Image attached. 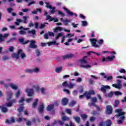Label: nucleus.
<instances>
[{"instance_id":"obj_1","label":"nucleus","mask_w":126,"mask_h":126,"mask_svg":"<svg viewBox=\"0 0 126 126\" xmlns=\"http://www.w3.org/2000/svg\"><path fill=\"white\" fill-rule=\"evenodd\" d=\"M115 112L118 113L116 117H117V118L120 119V120H125V112H123V109H116Z\"/></svg>"},{"instance_id":"obj_2","label":"nucleus","mask_w":126,"mask_h":126,"mask_svg":"<svg viewBox=\"0 0 126 126\" xmlns=\"http://www.w3.org/2000/svg\"><path fill=\"white\" fill-rule=\"evenodd\" d=\"M105 113L107 115L113 114V107L111 105H107L106 107Z\"/></svg>"},{"instance_id":"obj_3","label":"nucleus","mask_w":126,"mask_h":126,"mask_svg":"<svg viewBox=\"0 0 126 126\" xmlns=\"http://www.w3.org/2000/svg\"><path fill=\"white\" fill-rule=\"evenodd\" d=\"M30 43L29 48H31V49H37L38 48V45H35L36 41L35 40H31Z\"/></svg>"},{"instance_id":"obj_4","label":"nucleus","mask_w":126,"mask_h":126,"mask_svg":"<svg viewBox=\"0 0 126 126\" xmlns=\"http://www.w3.org/2000/svg\"><path fill=\"white\" fill-rule=\"evenodd\" d=\"M25 92L27 93L29 97H32V96L34 95V90L33 89H27L25 90Z\"/></svg>"},{"instance_id":"obj_5","label":"nucleus","mask_w":126,"mask_h":126,"mask_svg":"<svg viewBox=\"0 0 126 126\" xmlns=\"http://www.w3.org/2000/svg\"><path fill=\"white\" fill-rule=\"evenodd\" d=\"M60 37H62L61 43H63L64 42V39H65V36L63 35V32H60L58 34V35L55 37V39L57 40L59 39Z\"/></svg>"},{"instance_id":"obj_6","label":"nucleus","mask_w":126,"mask_h":126,"mask_svg":"<svg viewBox=\"0 0 126 126\" xmlns=\"http://www.w3.org/2000/svg\"><path fill=\"white\" fill-rule=\"evenodd\" d=\"M91 42H92V45L93 47H94V48H99L100 46L96 44V42H97V40L94 38H91L90 39Z\"/></svg>"},{"instance_id":"obj_7","label":"nucleus","mask_w":126,"mask_h":126,"mask_svg":"<svg viewBox=\"0 0 126 126\" xmlns=\"http://www.w3.org/2000/svg\"><path fill=\"white\" fill-rule=\"evenodd\" d=\"M46 20H49V21H53V20H54V22H58V21H59V19L52 18V17L49 15H46Z\"/></svg>"},{"instance_id":"obj_8","label":"nucleus","mask_w":126,"mask_h":126,"mask_svg":"<svg viewBox=\"0 0 126 126\" xmlns=\"http://www.w3.org/2000/svg\"><path fill=\"white\" fill-rule=\"evenodd\" d=\"M111 87H110L109 86H104L102 85L101 88H100V90L103 92V93H105L106 92L107 89H110Z\"/></svg>"},{"instance_id":"obj_9","label":"nucleus","mask_w":126,"mask_h":126,"mask_svg":"<svg viewBox=\"0 0 126 126\" xmlns=\"http://www.w3.org/2000/svg\"><path fill=\"white\" fill-rule=\"evenodd\" d=\"M74 57L73 54H67L66 55H64L62 57L63 60H67V59H71Z\"/></svg>"},{"instance_id":"obj_10","label":"nucleus","mask_w":126,"mask_h":126,"mask_svg":"<svg viewBox=\"0 0 126 126\" xmlns=\"http://www.w3.org/2000/svg\"><path fill=\"white\" fill-rule=\"evenodd\" d=\"M115 57L113 56L112 57H108L106 58H103L102 60V62H108V61H113Z\"/></svg>"},{"instance_id":"obj_11","label":"nucleus","mask_w":126,"mask_h":126,"mask_svg":"<svg viewBox=\"0 0 126 126\" xmlns=\"http://www.w3.org/2000/svg\"><path fill=\"white\" fill-rule=\"evenodd\" d=\"M9 35V34L8 33L4 34L3 35L0 34V42H3V41H4V38H7V37H8Z\"/></svg>"},{"instance_id":"obj_12","label":"nucleus","mask_w":126,"mask_h":126,"mask_svg":"<svg viewBox=\"0 0 126 126\" xmlns=\"http://www.w3.org/2000/svg\"><path fill=\"white\" fill-rule=\"evenodd\" d=\"M63 9H64V10H65V11H66V13L69 14V15H70L71 16H72V15H74L75 16H77V14H74L73 13H72V12H71L70 11H69V10H68L67 8H65V7H63Z\"/></svg>"},{"instance_id":"obj_13","label":"nucleus","mask_w":126,"mask_h":126,"mask_svg":"<svg viewBox=\"0 0 126 126\" xmlns=\"http://www.w3.org/2000/svg\"><path fill=\"white\" fill-rule=\"evenodd\" d=\"M18 54L19 56H20L21 59H25V58H26V55L25 54V53L22 52V50H18Z\"/></svg>"},{"instance_id":"obj_14","label":"nucleus","mask_w":126,"mask_h":126,"mask_svg":"<svg viewBox=\"0 0 126 126\" xmlns=\"http://www.w3.org/2000/svg\"><path fill=\"white\" fill-rule=\"evenodd\" d=\"M68 103V99L64 97L62 100V104L63 106H66Z\"/></svg>"},{"instance_id":"obj_15","label":"nucleus","mask_w":126,"mask_h":126,"mask_svg":"<svg viewBox=\"0 0 126 126\" xmlns=\"http://www.w3.org/2000/svg\"><path fill=\"white\" fill-rule=\"evenodd\" d=\"M15 122V120L14 119V118H13V117L11 118L10 120H8L7 119H6V121H5V123L6 124H8V125H10V124H12Z\"/></svg>"},{"instance_id":"obj_16","label":"nucleus","mask_w":126,"mask_h":126,"mask_svg":"<svg viewBox=\"0 0 126 126\" xmlns=\"http://www.w3.org/2000/svg\"><path fill=\"white\" fill-rule=\"evenodd\" d=\"M11 57L13 58V59L18 60V59H19V53H18V51L17 53H12L11 54Z\"/></svg>"},{"instance_id":"obj_17","label":"nucleus","mask_w":126,"mask_h":126,"mask_svg":"<svg viewBox=\"0 0 126 126\" xmlns=\"http://www.w3.org/2000/svg\"><path fill=\"white\" fill-rule=\"evenodd\" d=\"M46 7L47 8H50V9H53V10H55L56 9V8L55 7H52V5L50 4V2H45Z\"/></svg>"},{"instance_id":"obj_18","label":"nucleus","mask_w":126,"mask_h":126,"mask_svg":"<svg viewBox=\"0 0 126 126\" xmlns=\"http://www.w3.org/2000/svg\"><path fill=\"white\" fill-rule=\"evenodd\" d=\"M83 95H86L87 98V100H89V99H91V94H90L89 92H86L83 94Z\"/></svg>"},{"instance_id":"obj_19","label":"nucleus","mask_w":126,"mask_h":126,"mask_svg":"<svg viewBox=\"0 0 126 126\" xmlns=\"http://www.w3.org/2000/svg\"><path fill=\"white\" fill-rule=\"evenodd\" d=\"M19 41L20 43H22L23 45H26V44H28V43L30 42V40H27L26 41H24V38L19 39Z\"/></svg>"},{"instance_id":"obj_20","label":"nucleus","mask_w":126,"mask_h":126,"mask_svg":"<svg viewBox=\"0 0 126 126\" xmlns=\"http://www.w3.org/2000/svg\"><path fill=\"white\" fill-rule=\"evenodd\" d=\"M12 93L11 92H8L7 93V100L9 101L11 99V96H12Z\"/></svg>"},{"instance_id":"obj_21","label":"nucleus","mask_w":126,"mask_h":126,"mask_svg":"<svg viewBox=\"0 0 126 126\" xmlns=\"http://www.w3.org/2000/svg\"><path fill=\"white\" fill-rule=\"evenodd\" d=\"M75 86V84H72V83H71V82H70L69 83V84H68L67 87H68V88H69V89H72V88H73V87H74Z\"/></svg>"},{"instance_id":"obj_22","label":"nucleus","mask_w":126,"mask_h":126,"mask_svg":"<svg viewBox=\"0 0 126 126\" xmlns=\"http://www.w3.org/2000/svg\"><path fill=\"white\" fill-rule=\"evenodd\" d=\"M55 105L54 104H50L47 106V111H52Z\"/></svg>"},{"instance_id":"obj_23","label":"nucleus","mask_w":126,"mask_h":126,"mask_svg":"<svg viewBox=\"0 0 126 126\" xmlns=\"http://www.w3.org/2000/svg\"><path fill=\"white\" fill-rule=\"evenodd\" d=\"M105 126H112V121L111 120H107L105 123Z\"/></svg>"},{"instance_id":"obj_24","label":"nucleus","mask_w":126,"mask_h":126,"mask_svg":"<svg viewBox=\"0 0 126 126\" xmlns=\"http://www.w3.org/2000/svg\"><path fill=\"white\" fill-rule=\"evenodd\" d=\"M113 87H115V88H117V89H122V85L119 84H112Z\"/></svg>"},{"instance_id":"obj_25","label":"nucleus","mask_w":126,"mask_h":126,"mask_svg":"<svg viewBox=\"0 0 126 126\" xmlns=\"http://www.w3.org/2000/svg\"><path fill=\"white\" fill-rule=\"evenodd\" d=\"M9 86L11 87L12 89H14V90H17V89H18V87H17V86L13 84H10L9 85Z\"/></svg>"},{"instance_id":"obj_26","label":"nucleus","mask_w":126,"mask_h":126,"mask_svg":"<svg viewBox=\"0 0 126 126\" xmlns=\"http://www.w3.org/2000/svg\"><path fill=\"white\" fill-rule=\"evenodd\" d=\"M85 59H87V56H85L82 59L80 60V62L81 63H87V62L85 60Z\"/></svg>"},{"instance_id":"obj_27","label":"nucleus","mask_w":126,"mask_h":126,"mask_svg":"<svg viewBox=\"0 0 126 126\" xmlns=\"http://www.w3.org/2000/svg\"><path fill=\"white\" fill-rule=\"evenodd\" d=\"M28 34H32V36H34V35H36V30H32V31H28Z\"/></svg>"},{"instance_id":"obj_28","label":"nucleus","mask_w":126,"mask_h":126,"mask_svg":"<svg viewBox=\"0 0 126 126\" xmlns=\"http://www.w3.org/2000/svg\"><path fill=\"white\" fill-rule=\"evenodd\" d=\"M73 119H74L75 122H76V123H77L78 124H79V123H80V117L78 116L73 117Z\"/></svg>"},{"instance_id":"obj_29","label":"nucleus","mask_w":126,"mask_h":126,"mask_svg":"<svg viewBox=\"0 0 126 126\" xmlns=\"http://www.w3.org/2000/svg\"><path fill=\"white\" fill-rule=\"evenodd\" d=\"M24 105V104L20 105V107L18 109L19 112L21 113V112H23V109H24V107H23Z\"/></svg>"},{"instance_id":"obj_30","label":"nucleus","mask_w":126,"mask_h":126,"mask_svg":"<svg viewBox=\"0 0 126 126\" xmlns=\"http://www.w3.org/2000/svg\"><path fill=\"white\" fill-rule=\"evenodd\" d=\"M61 119H62V121H63V122H65L66 121H69V117H67L66 116H63Z\"/></svg>"},{"instance_id":"obj_31","label":"nucleus","mask_w":126,"mask_h":126,"mask_svg":"<svg viewBox=\"0 0 126 126\" xmlns=\"http://www.w3.org/2000/svg\"><path fill=\"white\" fill-rule=\"evenodd\" d=\"M17 22H15V24L17 25V26H19L20 23L22 22V20L20 19H16Z\"/></svg>"},{"instance_id":"obj_32","label":"nucleus","mask_w":126,"mask_h":126,"mask_svg":"<svg viewBox=\"0 0 126 126\" xmlns=\"http://www.w3.org/2000/svg\"><path fill=\"white\" fill-rule=\"evenodd\" d=\"M62 69H63V67L60 66V67L56 68L55 69V71L57 73H59V72H61V71H62Z\"/></svg>"},{"instance_id":"obj_33","label":"nucleus","mask_w":126,"mask_h":126,"mask_svg":"<svg viewBox=\"0 0 126 126\" xmlns=\"http://www.w3.org/2000/svg\"><path fill=\"white\" fill-rule=\"evenodd\" d=\"M1 111L2 112V113H6L8 112V109H7V108H6L5 107H2L1 108Z\"/></svg>"},{"instance_id":"obj_34","label":"nucleus","mask_w":126,"mask_h":126,"mask_svg":"<svg viewBox=\"0 0 126 126\" xmlns=\"http://www.w3.org/2000/svg\"><path fill=\"white\" fill-rule=\"evenodd\" d=\"M38 110L40 112V113H43V111H44V105H40L38 108Z\"/></svg>"},{"instance_id":"obj_35","label":"nucleus","mask_w":126,"mask_h":126,"mask_svg":"<svg viewBox=\"0 0 126 126\" xmlns=\"http://www.w3.org/2000/svg\"><path fill=\"white\" fill-rule=\"evenodd\" d=\"M40 71V69L38 67H35L32 69V72H35V73H38L39 71Z\"/></svg>"},{"instance_id":"obj_36","label":"nucleus","mask_w":126,"mask_h":126,"mask_svg":"<svg viewBox=\"0 0 126 126\" xmlns=\"http://www.w3.org/2000/svg\"><path fill=\"white\" fill-rule=\"evenodd\" d=\"M120 104V101L119 100H116L114 101V107H118Z\"/></svg>"},{"instance_id":"obj_37","label":"nucleus","mask_w":126,"mask_h":126,"mask_svg":"<svg viewBox=\"0 0 126 126\" xmlns=\"http://www.w3.org/2000/svg\"><path fill=\"white\" fill-rule=\"evenodd\" d=\"M48 46H51V45H59V43H57L56 41H52L51 42L47 43Z\"/></svg>"},{"instance_id":"obj_38","label":"nucleus","mask_w":126,"mask_h":126,"mask_svg":"<svg viewBox=\"0 0 126 126\" xmlns=\"http://www.w3.org/2000/svg\"><path fill=\"white\" fill-rule=\"evenodd\" d=\"M114 93L115 95H116V96L123 95V93H122V92H121L115 91L114 92Z\"/></svg>"},{"instance_id":"obj_39","label":"nucleus","mask_w":126,"mask_h":126,"mask_svg":"<svg viewBox=\"0 0 126 126\" xmlns=\"http://www.w3.org/2000/svg\"><path fill=\"white\" fill-rule=\"evenodd\" d=\"M38 102V98L35 99V101L32 104V108H35L37 106V103Z\"/></svg>"},{"instance_id":"obj_40","label":"nucleus","mask_w":126,"mask_h":126,"mask_svg":"<svg viewBox=\"0 0 126 126\" xmlns=\"http://www.w3.org/2000/svg\"><path fill=\"white\" fill-rule=\"evenodd\" d=\"M81 117L82 119H83V120H86V119H87V118L88 117L87 115L84 114L81 115Z\"/></svg>"},{"instance_id":"obj_41","label":"nucleus","mask_w":126,"mask_h":126,"mask_svg":"<svg viewBox=\"0 0 126 126\" xmlns=\"http://www.w3.org/2000/svg\"><path fill=\"white\" fill-rule=\"evenodd\" d=\"M35 54L36 56H37V57H40L41 55V52H40V50H39L38 49H36L35 50Z\"/></svg>"},{"instance_id":"obj_42","label":"nucleus","mask_w":126,"mask_h":126,"mask_svg":"<svg viewBox=\"0 0 126 126\" xmlns=\"http://www.w3.org/2000/svg\"><path fill=\"white\" fill-rule=\"evenodd\" d=\"M2 61H8L9 60V57L8 56H4L2 58Z\"/></svg>"},{"instance_id":"obj_43","label":"nucleus","mask_w":126,"mask_h":126,"mask_svg":"<svg viewBox=\"0 0 126 126\" xmlns=\"http://www.w3.org/2000/svg\"><path fill=\"white\" fill-rule=\"evenodd\" d=\"M114 92H111L107 95V97H108L109 98H112V97H113V95H114Z\"/></svg>"},{"instance_id":"obj_44","label":"nucleus","mask_w":126,"mask_h":126,"mask_svg":"<svg viewBox=\"0 0 126 126\" xmlns=\"http://www.w3.org/2000/svg\"><path fill=\"white\" fill-rule=\"evenodd\" d=\"M40 90L42 94H43V95H45V94H46V89L44 88H41L40 89Z\"/></svg>"},{"instance_id":"obj_45","label":"nucleus","mask_w":126,"mask_h":126,"mask_svg":"<svg viewBox=\"0 0 126 126\" xmlns=\"http://www.w3.org/2000/svg\"><path fill=\"white\" fill-rule=\"evenodd\" d=\"M76 104V101H72L71 102L69 103V106L70 107H73L75 104Z\"/></svg>"},{"instance_id":"obj_46","label":"nucleus","mask_w":126,"mask_h":126,"mask_svg":"<svg viewBox=\"0 0 126 126\" xmlns=\"http://www.w3.org/2000/svg\"><path fill=\"white\" fill-rule=\"evenodd\" d=\"M23 18L24 19L23 21H22V22L26 24L27 23V16H24L23 17Z\"/></svg>"},{"instance_id":"obj_47","label":"nucleus","mask_w":126,"mask_h":126,"mask_svg":"<svg viewBox=\"0 0 126 126\" xmlns=\"http://www.w3.org/2000/svg\"><path fill=\"white\" fill-rule=\"evenodd\" d=\"M95 107L96 108L97 111H98L99 112H101V111L103 110V108L100 106L95 105Z\"/></svg>"},{"instance_id":"obj_48","label":"nucleus","mask_w":126,"mask_h":126,"mask_svg":"<svg viewBox=\"0 0 126 126\" xmlns=\"http://www.w3.org/2000/svg\"><path fill=\"white\" fill-rule=\"evenodd\" d=\"M19 33L20 35H26V32L25 31H20Z\"/></svg>"},{"instance_id":"obj_49","label":"nucleus","mask_w":126,"mask_h":126,"mask_svg":"<svg viewBox=\"0 0 126 126\" xmlns=\"http://www.w3.org/2000/svg\"><path fill=\"white\" fill-rule=\"evenodd\" d=\"M24 101H25V98H24V97H21L20 100L19 101V103L20 104H22Z\"/></svg>"},{"instance_id":"obj_50","label":"nucleus","mask_w":126,"mask_h":126,"mask_svg":"<svg viewBox=\"0 0 126 126\" xmlns=\"http://www.w3.org/2000/svg\"><path fill=\"white\" fill-rule=\"evenodd\" d=\"M33 88H35V90L36 91H39V90L40 89V88L39 86L37 85H34L33 86Z\"/></svg>"},{"instance_id":"obj_51","label":"nucleus","mask_w":126,"mask_h":126,"mask_svg":"<svg viewBox=\"0 0 126 126\" xmlns=\"http://www.w3.org/2000/svg\"><path fill=\"white\" fill-rule=\"evenodd\" d=\"M45 24H49L48 23H45L44 24H41L39 27L40 29H43L44 27H46V25Z\"/></svg>"},{"instance_id":"obj_52","label":"nucleus","mask_w":126,"mask_h":126,"mask_svg":"<svg viewBox=\"0 0 126 126\" xmlns=\"http://www.w3.org/2000/svg\"><path fill=\"white\" fill-rule=\"evenodd\" d=\"M25 72H27V73H33L32 69H26L25 70Z\"/></svg>"},{"instance_id":"obj_53","label":"nucleus","mask_w":126,"mask_h":126,"mask_svg":"<svg viewBox=\"0 0 126 126\" xmlns=\"http://www.w3.org/2000/svg\"><path fill=\"white\" fill-rule=\"evenodd\" d=\"M74 36V33H73L71 34V33H68L66 35H65V37H68V38H71L72 37H73Z\"/></svg>"},{"instance_id":"obj_54","label":"nucleus","mask_w":126,"mask_h":126,"mask_svg":"<svg viewBox=\"0 0 126 126\" xmlns=\"http://www.w3.org/2000/svg\"><path fill=\"white\" fill-rule=\"evenodd\" d=\"M26 126H31V125H32V122H31V121H29V120L26 121Z\"/></svg>"},{"instance_id":"obj_55","label":"nucleus","mask_w":126,"mask_h":126,"mask_svg":"<svg viewBox=\"0 0 126 126\" xmlns=\"http://www.w3.org/2000/svg\"><path fill=\"white\" fill-rule=\"evenodd\" d=\"M63 86L64 87H67L68 84H67V81H65L64 82L63 84H62Z\"/></svg>"},{"instance_id":"obj_56","label":"nucleus","mask_w":126,"mask_h":126,"mask_svg":"<svg viewBox=\"0 0 126 126\" xmlns=\"http://www.w3.org/2000/svg\"><path fill=\"white\" fill-rule=\"evenodd\" d=\"M89 82L90 84L93 85L94 84V81L92 79H89Z\"/></svg>"},{"instance_id":"obj_57","label":"nucleus","mask_w":126,"mask_h":126,"mask_svg":"<svg viewBox=\"0 0 126 126\" xmlns=\"http://www.w3.org/2000/svg\"><path fill=\"white\" fill-rule=\"evenodd\" d=\"M32 121L34 123H37V122L39 123V122H40V119H39V118H34Z\"/></svg>"},{"instance_id":"obj_58","label":"nucleus","mask_w":126,"mask_h":126,"mask_svg":"<svg viewBox=\"0 0 126 126\" xmlns=\"http://www.w3.org/2000/svg\"><path fill=\"white\" fill-rule=\"evenodd\" d=\"M95 120H96V118L93 116L90 118V122H91V123H93V122H94V121H95Z\"/></svg>"},{"instance_id":"obj_59","label":"nucleus","mask_w":126,"mask_h":126,"mask_svg":"<svg viewBox=\"0 0 126 126\" xmlns=\"http://www.w3.org/2000/svg\"><path fill=\"white\" fill-rule=\"evenodd\" d=\"M19 96H20V91L18 90L16 94V98H18V97H19Z\"/></svg>"},{"instance_id":"obj_60","label":"nucleus","mask_w":126,"mask_h":126,"mask_svg":"<svg viewBox=\"0 0 126 126\" xmlns=\"http://www.w3.org/2000/svg\"><path fill=\"white\" fill-rule=\"evenodd\" d=\"M92 102H94V103L97 102V98L96 97H93L91 98Z\"/></svg>"},{"instance_id":"obj_61","label":"nucleus","mask_w":126,"mask_h":126,"mask_svg":"<svg viewBox=\"0 0 126 126\" xmlns=\"http://www.w3.org/2000/svg\"><path fill=\"white\" fill-rule=\"evenodd\" d=\"M58 11V14H59L60 15H62V16H64V14L63 13H62V11L59 10L57 11Z\"/></svg>"},{"instance_id":"obj_62","label":"nucleus","mask_w":126,"mask_h":126,"mask_svg":"<svg viewBox=\"0 0 126 126\" xmlns=\"http://www.w3.org/2000/svg\"><path fill=\"white\" fill-rule=\"evenodd\" d=\"M8 50L10 52H13V51L14 50V47L12 46H10Z\"/></svg>"},{"instance_id":"obj_63","label":"nucleus","mask_w":126,"mask_h":126,"mask_svg":"<svg viewBox=\"0 0 126 126\" xmlns=\"http://www.w3.org/2000/svg\"><path fill=\"white\" fill-rule=\"evenodd\" d=\"M66 113L69 114V115H71V110L70 109H66Z\"/></svg>"},{"instance_id":"obj_64","label":"nucleus","mask_w":126,"mask_h":126,"mask_svg":"<svg viewBox=\"0 0 126 126\" xmlns=\"http://www.w3.org/2000/svg\"><path fill=\"white\" fill-rule=\"evenodd\" d=\"M105 123L101 122H100L99 124H98V126H105Z\"/></svg>"}]
</instances>
